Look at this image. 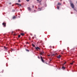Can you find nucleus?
<instances>
[{"instance_id": "nucleus-1", "label": "nucleus", "mask_w": 77, "mask_h": 77, "mask_svg": "<svg viewBox=\"0 0 77 77\" xmlns=\"http://www.w3.org/2000/svg\"><path fill=\"white\" fill-rule=\"evenodd\" d=\"M70 4L71 7L72 8L74 9V4H73V3H72L71 2H70Z\"/></svg>"}, {"instance_id": "nucleus-2", "label": "nucleus", "mask_w": 77, "mask_h": 77, "mask_svg": "<svg viewBox=\"0 0 77 77\" xmlns=\"http://www.w3.org/2000/svg\"><path fill=\"white\" fill-rule=\"evenodd\" d=\"M6 23H2V25H3V26L4 27H6Z\"/></svg>"}, {"instance_id": "nucleus-3", "label": "nucleus", "mask_w": 77, "mask_h": 77, "mask_svg": "<svg viewBox=\"0 0 77 77\" xmlns=\"http://www.w3.org/2000/svg\"><path fill=\"white\" fill-rule=\"evenodd\" d=\"M41 56V59L42 60V61L43 62H44V60L43 59H42V57L41 56Z\"/></svg>"}, {"instance_id": "nucleus-4", "label": "nucleus", "mask_w": 77, "mask_h": 77, "mask_svg": "<svg viewBox=\"0 0 77 77\" xmlns=\"http://www.w3.org/2000/svg\"><path fill=\"white\" fill-rule=\"evenodd\" d=\"M35 49L38 50H41V48L38 47H35Z\"/></svg>"}, {"instance_id": "nucleus-5", "label": "nucleus", "mask_w": 77, "mask_h": 77, "mask_svg": "<svg viewBox=\"0 0 77 77\" xmlns=\"http://www.w3.org/2000/svg\"><path fill=\"white\" fill-rule=\"evenodd\" d=\"M44 53V52L43 51L41 52L40 54V55H42Z\"/></svg>"}, {"instance_id": "nucleus-6", "label": "nucleus", "mask_w": 77, "mask_h": 77, "mask_svg": "<svg viewBox=\"0 0 77 77\" xmlns=\"http://www.w3.org/2000/svg\"><path fill=\"white\" fill-rule=\"evenodd\" d=\"M27 8L29 11H31V8H30L29 7H28Z\"/></svg>"}, {"instance_id": "nucleus-7", "label": "nucleus", "mask_w": 77, "mask_h": 77, "mask_svg": "<svg viewBox=\"0 0 77 77\" xmlns=\"http://www.w3.org/2000/svg\"><path fill=\"white\" fill-rule=\"evenodd\" d=\"M60 55H59L58 56H57V58H58V59H60Z\"/></svg>"}, {"instance_id": "nucleus-8", "label": "nucleus", "mask_w": 77, "mask_h": 77, "mask_svg": "<svg viewBox=\"0 0 77 77\" xmlns=\"http://www.w3.org/2000/svg\"><path fill=\"white\" fill-rule=\"evenodd\" d=\"M20 35L22 36H24V33H21Z\"/></svg>"}, {"instance_id": "nucleus-9", "label": "nucleus", "mask_w": 77, "mask_h": 77, "mask_svg": "<svg viewBox=\"0 0 77 77\" xmlns=\"http://www.w3.org/2000/svg\"><path fill=\"white\" fill-rule=\"evenodd\" d=\"M56 54H53L51 56H56Z\"/></svg>"}, {"instance_id": "nucleus-10", "label": "nucleus", "mask_w": 77, "mask_h": 77, "mask_svg": "<svg viewBox=\"0 0 77 77\" xmlns=\"http://www.w3.org/2000/svg\"><path fill=\"white\" fill-rule=\"evenodd\" d=\"M16 18V17L15 16H13V19H15Z\"/></svg>"}, {"instance_id": "nucleus-11", "label": "nucleus", "mask_w": 77, "mask_h": 77, "mask_svg": "<svg viewBox=\"0 0 77 77\" xmlns=\"http://www.w3.org/2000/svg\"><path fill=\"white\" fill-rule=\"evenodd\" d=\"M4 48L6 50H7V49H8V47H6L4 46Z\"/></svg>"}, {"instance_id": "nucleus-12", "label": "nucleus", "mask_w": 77, "mask_h": 77, "mask_svg": "<svg viewBox=\"0 0 77 77\" xmlns=\"http://www.w3.org/2000/svg\"><path fill=\"white\" fill-rule=\"evenodd\" d=\"M61 5V3H60V2H59V3H58L57 5Z\"/></svg>"}, {"instance_id": "nucleus-13", "label": "nucleus", "mask_w": 77, "mask_h": 77, "mask_svg": "<svg viewBox=\"0 0 77 77\" xmlns=\"http://www.w3.org/2000/svg\"><path fill=\"white\" fill-rule=\"evenodd\" d=\"M26 51H27V52H29V50H27L26 49Z\"/></svg>"}, {"instance_id": "nucleus-14", "label": "nucleus", "mask_w": 77, "mask_h": 77, "mask_svg": "<svg viewBox=\"0 0 77 77\" xmlns=\"http://www.w3.org/2000/svg\"><path fill=\"white\" fill-rule=\"evenodd\" d=\"M38 11H41V8H39L38 9Z\"/></svg>"}, {"instance_id": "nucleus-15", "label": "nucleus", "mask_w": 77, "mask_h": 77, "mask_svg": "<svg viewBox=\"0 0 77 77\" xmlns=\"http://www.w3.org/2000/svg\"><path fill=\"white\" fill-rule=\"evenodd\" d=\"M62 68H63V69H65V67H64V66H63L62 67Z\"/></svg>"}, {"instance_id": "nucleus-16", "label": "nucleus", "mask_w": 77, "mask_h": 77, "mask_svg": "<svg viewBox=\"0 0 77 77\" xmlns=\"http://www.w3.org/2000/svg\"><path fill=\"white\" fill-rule=\"evenodd\" d=\"M57 9H59V6H57Z\"/></svg>"}, {"instance_id": "nucleus-17", "label": "nucleus", "mask_w": 77, "mask_h": 77, "mask_svg": "<svg viewBox=\"0 0 77 77\" xmlns=\"http://www.w3.org/2000/svg\"><path fill=\"white\" fill-rule=\"evenodd\" d=\"M21 36V35H19L18 36V38H20Z\"/></svg>"}, {"instance_id": "nucleus-18", "label": "nucleus", "mask_w": 77, "mask_h": 77, "mask_svg": "<svg viewBox=\"0 0 77 77\" xmlns=\"http://www.w3.org/2000/svg\"><path fill=\"white\" fill-rule=\"evenodd\" d=\"M32 46H33V47H35V45H34V44H32Z\"/></svg>"}, {"instance_id": "nucleus-19", "label": "nucleus", "mask_w": 77, "mask_h": 77, "mask_svg": "<svg viewBox=\"0 0 77 77\" xmlns=\"http://www.w3.org/2000/svg\"><path fill=\"white\" fill-rule=\"evenodd\" d=\"M18 2H21V1L20 0H18Z\"/></svg>"}, {"instance_id": "nucleus-20", "label": "nucleus", "mask_w": 77, "mask_h": 77, "mask_svg": "<svg viewBox=\"0 0 77 77\" xmlns=\"http://www.w3.org/2000/svg\"><path fill=\"white\" fill-rule=\"evenodd\" d=\"M41 2H42V0H41L39 1L38 2V3H41Z\"/></svg>"}, {"instance_id": "nucleus-21", "label": "nucleus", "mask_w": 77, "mask_h": 77, "mask_svg": "<svg viewBox=\"0 0 77 77\" xmlns=\"http://www.w3.org/2000/svg\"><path fill=\"white\" fill-rule=\"evenodd\" d=\"M13 12H15V9H13L12 10Z\"/></svg>"}, {"instance_id": "nucleus-22", "label": "nucleus", "mask_w": 77, "mask_h": 77, "mask_svg": "<svg viewBox=\"0 0 77 77\" xmlns=\"http://www.w3.org/2000/svg\"><path fill=\"white\" fill-rule=\"evenodd\" d=\"M38 59H40V57H39V56H38Z\"/></svg>"}, {"instance_id": "nucleus-23", "label": "nucleus", "mask_w": 77, "mask_h": 77, "mask_svg": "<svg viewBox=\"0 0 77 77\" xmlns=\"http://www.w3.org/2000/svg\"><path fill=\"white\" fill-rule=\"evenodd\" d=\"M70 64H71V65H72L73 64V63H70Z\"/></svg>"}, {"instance_id": "nucleus-24", "label": "nucleus", "mask_w": 77, "mask_h": 77, "mask_svg": "<svg viewBox=\"0 0 77 77\" xmlns=\"http://www.w3.org/2000/svg\"><path fill=\"white\" fill-rule=\"evenodd\" d=\"M19 4L18 3H16V5H19Z\"/></svg>"}, {"instance_id": "nucleus-25", "label": "nucleus", "mask_w": 77, "mask_h": 77, "mask_svg": "<svg viewBox=\"0 0 77 77\" xmlns=\"http://www.w3.org/2000/svg\"><path fill=\"white\" fill-rule=\"evenodd\" d=\"M19 5L20 6H21V4H19Z\"/></svg>"}, {"instance_id": "nucleus-26", "label": "nucleus", "mask_w": 77, "mask_h": 77, "mask_svg": "<svg viewBox=\"0 0 77 77\" xmlns=\"http://www.w3.org/2000/svg\"><path fill=\"white\" fill-rule=\"evenodd\" d=\"M49 47H50V48H51V47H52L51 46H50Z\"/></svg>"}, {"instance_id": "nucleus-27", "label": "nucleus", "mask_w": 77, "mask_h": 77, "mask_svg": "<svg viewBox=\"0 0 77 77\" xmlns=\"http://www.w3.org/2000/svg\"><path fill=\"white\" fill-rule=\"evenodd\" d=\"M26 1H27V2H29V0H26Z\"/></svg>"}, {"instance_id": "nucleus-28", "label": "nucleus", "mask_w": 77, "mask_h": 77, "mask_svg": "<svg viewBox=\"0 0 77 77\" xmlns=\"http://www.w3.org/2000/svg\"><path fill=\"white\" fill-rule=\"evenodd\" d=\"M66 62H65L64 63V65H65L66 64Z\"/></svg>"}, {"instance_id": "nucleus-29", "label": "nucleus", "mask_w": 77, "mask_h": 77, "mask_svg": "<svg viewBox=\"0 0 77 77\" xmlns=\"http://www.w3.org/2000/svg\"><path fill=\"white\" fill-rule=\"evenodd\" d=\"M32 8H34V5H32Z\"/></svg>"}, {"instance_id": "nucleus-30", "label": "nucleus", "mask_w": 77, "mask_h": 77, "mask_svg": "<svg viewBox=\"0 0 77 77\" xmlns=\"http://www.w3.org/2000/svg\"><path fill=\"white\" fill-rule=\"evenodd\" d=\"M52 48H54V46H53Z\"/></svg>"}, {"instance_id": "nucleus-31", "label": "nucleus", "mask_w": 77, "mask_h": 77, "mask_svg": "<svg viewBox=\"0 0 77 77\" xmlns=\"http://www.w3.org/2000/svg\"><path fill=\"white\" fill-rule=\"evenodd\" d=\"M11 51H14V49H12L11 50Z\"/></svg>"}, {"instance_id": "nucleus-32", "label": "nucleus", "mask_w": 77, "mask_h": 77, "mask_svg": "<svg viewBox=\"0 0 77 77\" xmlns=\"http://www.w3.org/2000/svg\"><path fill=\"white\" fill-rule=\"evenodd\" d=\"M72 63H74V61H73L72 62Z\"/></svg>"}, {"instance_id": "nucleus-33", "label": "nucleus", "mask_w": 77, "mask_h": 77, "mask_svg": "<svg viewBox=\"0 0 77 77\" xmlns=\"http://www.w3.org/2000/svg\"><path fill=\"white\" fill-rule=\"evenodd\" d=\"M9 4L10 5H11V3H9Z\"/></svg>"}, {"instance_id": "nucleus-34", "label": "nucleus", "mask_w": 77, "mask_h": 77, "mask_svg": "<svg viewBox=\"0 0 77 77\" xmlns=\"http://www.w3.org/2000/svg\"><path fill=\"white\" fill-rule=\"evenodd\" d=\"M30 35H31V36H32V34H30Z\"/></svg>"}, {"instance_id": "nucleus-35", "label": "nucleus", "mask_w": 77, "mask_h": 77, "mask_svg": "<svg viewBox=\"0 0 77 77\" xmlns=\"http://www.w3.org/2000/svg\"><path fill=\"white\" fill-rule=\"evenodd\" d=\"M39 0H37V2H38V1H39Z\"/></svg>"}, {"instance_id": "nucleus-36", "label": "nucleus", "mask_w": 77, "mask_h": 77, "mask_svg": "<svg viewBox=\"0 0 77 77\" xmlns=\"http://www.w3.org/2000/svg\"><path fill=\"white\" fill-rule=\"evenodd\" d=\"M50 56V55H48V56Z\"/></svg>"}, {"instance_id": "nucleus-37", "label": "nucleus", "mask_w": 77, "mask_h": 77, "mask_svg": "<svg viewBox=\"0 0 77 77\" xmlns=\"http://www.w3.org/2000/svg\"><path fill=\"white\" fill-rule=\"evenodd\" d=\"M34 12H36V10H34Z\"/></svg>"}, {"instance_id": "nucleus-38", "label": "nucleus", "mask_w": 77, "mask_h": 77, "mask_svg": "<svg viewBox=\"0 0 77 77\" xmlns=\"http://www.w3.org/2000/svg\"><path fill=\"white\" fill-rule=\"evenodd\" d=\"M62 0H60V2H62Z\"/></svg>"}, {"instance_id": "nucleus-39", "label": "nucleus", "mask_w": 77, "mask_h": 77, "mask_svg": "<svg viewBox=\"0 0 77 77\" xmlns=\"http://www.w3.org/2000/svg\"><path fill=\"white\" fill-rule=\"evenodd\" d=\"M50 61H51V60H50Z\"/></svg>"}, {"instance_id": "nucleus-40", "label": "nucleus", "mask_w": 77, "mask_h": 77, "mask_svg": "<svg viewBox=\"0 0 77 77\" xmlns=\"http://www.w3.org/2000/svg\"><path fill=\"white\" fill-rule=\"evenodd\" d=\"M40 5H41V3L40 4Z\"/></svg>"}]
</instances>
